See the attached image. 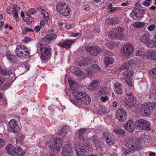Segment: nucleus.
<instances>
[{"label":"nucleus","instance_id":"56","mask_svg":"<svg viewBox=\"0 0 156 156\" xmlns=\"http://www.w3.org/2000/svg\"><path fill=\"white\" fill-rule=\"evenodd\" d=\"M13 12L14 13V18H17L19 17L18 12H17L15 7L14 8V12Z\"/></svg>","mask_w":156,"mask_h":156},{"label":"nucleus","instance_id":"60","mask_svg":"<svg viewBox=\"0 0 156 156\" xmlns=\"http://www.w3.org/2000/svg\"><path fill=\"white\" fill-rule=\"evenodd\" d=\"M155 28V26L154 24H152L148 27L147 29L150 31H152Z\"/></svg>","mask_w":156,"mask_h":156},{"label":"nucleus","instance_id":"2","mask_svg":"<svg viewBox=\"0 0 156 156\" xmlns=\"http://www.w3.org/2000/svg\"><path fill=\"white\" fill-rule=\"evenodd\" d=\"M15 51L17 55L22 59L27 58L30 56V50L25 45L17 46Z\"/></svg>","mask_w":156,"mask_h":156},{"label":"nucleus","instance_id":"44","mask_svg":"<svg viewBox=\"0 0 156 156\" xmlns=\"http://www.w3.org/2000/svg\"><path fill=\"white\" fill-rule=\"evenodd\" d=\"M145 122L147 124V125H144L143 130L150 131L151 129V126L150 123L147 121H145Z\"/></svg>","mask_w":156,"mask_h":156},{"label":"nucleus","instance_id":"1","mask_svg":"<svg viewBox=\"0 0 156 156\" xmlns=\"http://www.w3.org/2000/svg\"><path fill=\"white\" fill-rule=\"evenodd\" d=\"M125 145L132 150L140 149L141 147V142L139 139L132 137H127L125 140Z\"/></svg>","mask_w":156,"mask_h":156},{"label":"nucleus","instance_id":"42","mask_svg":"<svg viewBox=\"0 0 156 156\" xmlns=\"http://www.w3.org/2000/svg\"><path fill=\"white\" fill-rule=\"evenodd\" d=\"M17 154L19 155L22 156L25 153V151L23 150L20 147H18L16 149V152Z\"/></svg>","mask_w":156,"mask_h":156},{"label":"nucleus","instance_id":"49","mask_svg":"<svg viewBox=\"0 0 156 156\" xmlns=\"http://www.w3.org/2000/svg\"><path fill=\"white\" fill-rule=\"evenodd\" d=\"M150 56L153 59H156V49L153 50L150 53Z\"/></svg>","mask_w":156,"mask_h":156},{"label":"nucleus","instance_id":"58","mask_svg":"<svg viewBox=\"0 0 156 156\" xmlns=\"http://www.w3.org/2000/svg\"><path fill=\"white\" fill-rule=\"evenodd\" d=\"M126 81L128 85L132 87L133 85L132 80L130 79H129L127 80H126Z\"/></svg>","mask_w":156,"mask_h":156},{"label":"nucleus","instance_id":"38","mask_svg":"<svg viewBox=\"0 0 156 156\" xmlns=\"http://www.w3.org/2000/svg\"><path fill=\"white\" fill-rule=\"evenodd\" d=\"M148 48H153L155 47V41H153V40H149V41L147 42L145 44Z\"/></svg>","mask_w":156,"mask_h":156},{"label":"nucleus","instance_id":"20","mask_svg":"<svg viewBox=\"0 0 156 156\" xmlns=\"http://www.w3.org/2000/svg\"><path fill=\"white\" fill-rule=\"evenodd\" d=\"M67 146V145H66L63 147L62 156H72L73 155V152L70 148L68 147L66 148V147Z\"/></svg>","mask_w":156,"mask_h":156},{"label":"nucleus","instance_id":"7","mask_svg":"<svg viewBox=\"0 0 156 156\" xmlns=\"http://www.w3.org/2000/svg\"><path fill=\"white\" fill-rule=\"evenodd\" d=\"M126 95L128 97V99L125 100V105L129 107L134 106L136 103V100L134 95L132 93H128L126 92Z\"/></svg>","mask_w":156,"mask_h":156},{"label":"nucleus","instance_id":"12","mask_svg":"<svg viewBox=\"0 0 156 156\" xmlns=\"http://www.w3.org/2000/svg\"><path fill=\"white\" fill-rule=\"evenodd\" d=\"M77 156H81L84 154L86 150L83 146L77 143L74 144Z\"/></svg>","mask_w":156,"mask_h":156},{"label":"nucleus","instance_id":"18","mask_svg":"<svg viewBox=\"0 0 156 156\" xmlns=\"http://www.w3.org/2000/svg\"><path fill=\"white\" fill-rule=\"evenodd\" d=\"M146 121V120L143 119L136 120L134 123L135 127L137 129H141L142 130H143L144 125H147V124L145 122V121Z\"/></svg>","mask_w":156,"mask_h":156},{"label":"nucleus","instance_id":"15","mask_svg":"<svg viewBox=\"0 0 156 156\" xmlns=\"http://www.w3.org/2000/svg\"><path fill=\"white\" fill-rule=\"evenodd\" d=\"M99 84L100 83L97 80H94L88 86V89L90 91L97 90L99 89Z\"/></svg>","mask_w":156,"mask_h":156},{"label":"nucleus","instance_id":"57","mask_svg":"<svg viewBox=\"0 0 156 156\" xmlns=\"http://www.w3.org/2000/svg\"><path fill=\"white\" fill-rule=\"evenodd\" d=\"M83 144L85 147L89 146V143L88 140L86 139H83Z\"/></svg>","mask_w":156,"mask_h":156},{"label":"nucleus","instance_id":"34","mask_svg":"<svg viewBox=\"0 0 156 156\" xmlns=\"http://www.w3.org/2000/svg\"><path fill=\"white\" fill-rule=\"evenodd\" d=\"M89 60L87 58H83L79 63L80 66H86L88 64Z\"/></svg>","mask_w":156,"mask_h":156},{"label":"nucleus","instance_id":"48","mask_svg":"<svg viewBox=\"0 0 156 156\" xmlns=\"http://www.w3.org/2000/svg\"><path fill=\"white\" fill-rule=\"evenodd\" d=\"M113 5L112 4H110L108 8V11L111 12H113L115 10H116L118 9V8L117 7H112Z\"/></svg>","mask_w":156,"mask_h":156},{"label":"nucleus","instance_id":"11","mask_svg":"<svg viewBox=\"0 0 156 156\" xmlns=\"http://www.w3.org/2000/svg\"><path fill=\"white\" fill-rule=\"evenodd\" d=\"M85 48L87 52L93 55H97L101 51V48L99 47L87 46Z\"/></svg>","mask_w":156,"mask_h":156},{"label":"nucleus","instance_id":"22","mask_svg":"<svg viewBox=\"0 0 156 156\" xmlns=\"http://www.w3.org/2000/svg\"><path fill=\"white\" fill-rule=\"evenodd\" d=\"M124 128L129 132H132L134 129L133 122L131 120H128L125 125Z\"/></svg>","mask_w":156,"mask_h":156},{"label":"nucleus","instance_id":"5","mask_svg":"<svg viewBox=\"0 0 156 156\" xmlns=\"http://www.w3.org/2000/svg\"><path fill=\"white\" fill-rule=\"evenodd\" d=\"M56 9L58 11L65 16L69 15L70 9L63 2H59L57 5Z\"/></svg>","mask_w":156,"mask_h":156},{"label":"nucleus","instance_id":"30","mask_svg":"<svg viewBox=\"0 0 156 156\" xmlns=\"http://www.w3.org/2000/svg\"><path fill=\"white\" fill-rule=\"evenodd\" d=\"M91 67L92 71L93 72H101V68L96 64H91Z\"/></svg>","mask_w":156,"mask_h":156},{"label":"nucleus","instance_id":"35","mask_svg":"<svg viewBox=\"0 0 156 156\" xmlns=\"http://www.w3.org/2000/svg\"><path fill=\"white\" fill-rule=\"evenodd\" d=\"M12 71L9 70H6L2 69L0 73V74L3 76H9L12 74Z\"/></svg>","mask_w":156,"mask_h":156},{"label":"nucleus","instance_id":"27","mask_svg":"<svg viewBox=\"0 0 156 156\" xmlns=\"http://www.w3.org/2000/svg\"><path fill=\"white\" fill-rule=\"evenodd\" d=\"M6 150L8 153L11 154H12L16 152L15 148L13 147L12 144H9L8 145L6 148Z\"/></svg>","mask_w":156,"mask_h":156},{"label":"nucleus","instance_id":"41","mask_svg":"<svg viewBox=\"0 0 156 156\" xmlns=\"http://www.w3.org/2000/svg\"><path fill=\"white\" fill-rule=\"evenodd\" d=\"M94 145L96 147V149L99 152L102 151V147L100 142L98 140V142L94 144Z\"/></svg>","mask_w":156,"mask_h":156},{"label":"nucleus","instance_id":"17","mask_svg":"<svg viewBox=\"0 0 156 156\" xmlns=\"http://www.w3.org/2000/svg\"><path fill=\"white\" fill-rule=\"evenodd\" d=\"M74 42V41L72 40L67 39L64 41L63 42L59 43L58 45L64 48H69L70 47V45Z\"/></svg>","mask_w":156,"mask_h":156},{"label":"nucleus","instance_id":"55","mask_svg":"<svg viewBox=\"0 0 156 156\" xmlns=\"http://www.w3.org/2000/svg\"><path fill=\"white\" fill-rule=\"evenodd\" d=\"M129 67H133L135 66V63L133 60H130L128 63Z\"/></svg>","mask_w":156,"mask_h":156},{"label":"nucleus","instance_id":"50","mask_svg":"<svg viewBox=\"0 0 156 156\" xmlns=\"http://www.w3.org/2000/svg\"><path fill=\"white\" fill-rule=\"evenodd\" d=\"M90 141L91 142L92 144H94L98 142V140L97 139L96 137L94 136H93L89 138Z\"/></svg>","mask_w":156,"mask_h":156},{"label":"nucleus","instance_id":"33","mask_svg":"<svg viewBox=\"0 0 156 156\" xmlns=\"http://www.w3.org/2000/svg\"><path fill=\"white\" fill-rule=\"evenodd\" d=\"M23 20L29 24L31 23L32 20V17L30 15H28V13L26 14L25 17L23 18Z\"/></svg>","mask_w":156,"mask_h":156},{"label":"nucleus","instance_id":"36","mask_svg":"<svg viewBox=\"0 0 156 156\" xmlns=\"http://www.w3.org/2000/svg\"><path fill=\"white\" fill-rule=\"evenodd\" d=\"M123 74L125 76L128 77H130L133 76V71L132 70H128L124 72Z\"/></svg>","mask_w":156,"mask_h":156},{"label":"nucleus","instance_id":"25","mask_svg":"<svg viewBox=\"0 0 156 156\" xmlns=\"http://www.w3.org/2000/svg\"><path fill=\"white\" fill-rule=\"evenodd\" d=\"M119 22L118 18H109L107 19L106 21V23L110 25L116 24H118Z\"/></svg>","mask_w":156,"mask_h":156},{"label":"nucleus","instance_id":"63","mask_svg":"<svg viewBox=\"0 0 156 156\" xmlns=\"http://www.w3.org/2000/svg\"><path fill=\"white\" fill-rule=\"evenodd\" d=\"M122 69H127L129 68V66L128 64V63H124L122 66Z\"/></svg>","mask_w":156,"mask_h":156},{"label":"nucleus","instance_id":"14","mask_svg":"<svg viewBox=\"0 0 156 156\" xmlns=\"http://www.w3.org/2000/svg\"><path fill=\"white\" fill-rule=\"evenodd\" d=\"M131 17L135 20H139L143 17L142 12L138 9H136L135 12H133L130 15Z\"/></svg>","mask_w":156,"mask_h":156},{"label":"nucleus","instance_id":"31","mask_svg":"<svg viewBox=\"0 0 156 156\" xmlns=\"http://www.w3.org/2000/svg\"><path fill=\"white\" fill-rule=\"evenodd\" d=\"M114 132L120 136L123 137L125 135V132L121 129H114Z\"/></svg>","mask_w":156,"mask_h":156},{"label":"nucleus","instance_id":"13","mask_svg":"<svg viewBox=\"0 0 156 156\" xmlns=\"http://www.w3.org/2000/svg\"><path fill=\"white\" fill-rule=\"evenodd\" d=\"M9 125L12 132L18 133L20 131L19 126L16 124L14 119H12L9 122Z\"/></svg>","mask_w":156,"mask_h":156},{"label":"nucleus","instance_id":"43","mask_svg":"<svg viewBox=\"0 0 156 156\" xmlns=\"http://www.w3.org/2000/svg\"><path fill=\"white\" fill-rule=\"evenodd\" d=\"M90 9L89 5L88 4L85 5L82 7V9L83 11V12L86 13L88 12Z\"/></svg>","mask_w":156,"mask_h":156},{"label":"nucleus","instance_id":"21","mask_svg":"<svg viewBox=\"0 0 156 156\" xmlns=\"http://www.w3.org/2000/svg\"><path fill=\"white\" fill-rule=\"evenodd\" d=\"M7 58L10 63H15L17 61V58L14 55L11 54L9 52H7L6 54Z\"/></svg>","mask_w":156,"mask_h":156},{"label":"nucleus","instance_id":"64","mask_svg":"<svg viewBox=\"0 0 156 156\" xmlns=\"http://www.w3.org/2000/svg\"><path fill=\"white\" fill-rule=\"evenodd\" d=\"M136 55H143L144 54L142 53V51L140 50H138L136 52Z\"/></svg>","mask_w":156,"mask_h":156},{"label":"nucleus","instance_id":"4","mask_svg":"<svg viewBox=\"0 0 156 156\" xmlns=\"http://www.w3.org/2000/svg\"><path fill=\"white\" fill-rule=\"evenodd\" d=\"M156 104L154 103L145 104L141 105L140 110L141 113L145 116L151 115V112L153 111Z\"/></svg>","mask_w":156,"mask_h":156},{"label":"nucleus","instance_id":"45","mask_svg":"<svg viewBox=\"0 0 156 156\" xmlns=\"http://www.w3.org/2000/svg\"><path fill=\"white\" fill-rule=\"evenodd\" d=\"M113 31L116 30L117 33H119L122 35H123L122 33L124 31V30L121 27H118L116 28H113Z\"/></svg>","mask_w":156,"mask_h":156},{"label":"nucleus","instance_id":"37","mask_svg":"<svg viewBox=\"0 0 156 156\" xmlns=\"http://www.w3.org/2000/svg\"><path fill=\"white\" fill-rule=\"evenodd\" d=\"M103 139L106 140L113 137V136L111 133L108 132H105L103 133Z\"/></svg>","mask_w":156,"mask_h":156},{"label":"nucleus","instance_id":"29","mask_svg":"<svg viewBox=\"0 0 156 156\" xmlns=\"http://www.w3.org/2000/svg\"><path fill=\"white\" fill-rule=\"evenodd\" d=\"M51 42L46 35L44 37L42 38L41 40L40 45H47L50 43Z\"/></svg>","mask_w":156,"mask_h":156},{"label":"nucleus","instance_id":"9","mask_svg":"<svg viewBox=\"0 0 156 156\" xmlns=\"http://www.w3.org/2000/svg\"><path fill=\"white\" fill-rule=\"evenodd\" d=\"M116 117L120 122L125 121L127 119L126 112L122 109L118 110L116 113Z\"/></svg>","mask_w":156,"mask_h":156},{"label":"nucleus","instance_id":"3","mask_svg":"<svg viewBox=\"0 0 156 156\" xmlns=\"http://www.w3.org/2000/svg\"><path fill=\"white\" fill-rule=\"evenodd\" d=\"M73 94L74 96H76V99L77 101L81 104H87L91 102L90 98L85 93L80 92L76 94L73 92Z\"/></svg>","mask_w":156,"mask_h":156},{"label":"nucleus","instance_id":"6","mask_svg":"<svg viewBox=\"0 0 156 156\" xmlns=\"http://www.w3.org/2000/svg\"><path fill=\"white\" fill-rule=\"evenodd\" d=\"M62 140L59 137L55 139L50 145L51 149L53 152L57 153L62 145Z\"/></svg>","mask_w":156,"mask_h":156},{"label":"nucleus","instance_id":"19","mask_svg":"<svg viewBox=\"0 0 156 156\" xmlns=\"http://www.w3.org/2000/svg\"><path fill=\"white\" fill-rule=\"evenodd\" d=\"M110 37L112 38H117L119 39H122L124 36L123 35H122L120 34L117 33L116 30L113 31V28L109 33Z\"/></svg>","mask_w":156,"mask_h":156},{"label":"nucleus","instance_id":"24","mask_svg":"<svg viewBox=\"0 0 156 156\" xmlns=\"http://www.w3.org/2000/svg\"><path fill=\"white\" fill-rule=\"evenodd\" d=\"M150 36L148 34L145 33L143 34L140 37V41L141 42L145 44L149 41Z\"/></svg>","mask_w":156,"mask_h":156},{"label":"nucleus","instance_id":"10","mask_svg":"<svg viewBox=\"0 0 156 156\" xmlns=\"http://www.w3.org/2000/svg\"><path fill=\"white\" fill-rule=\"evenodd\" d=\"M123 51L122 52L123 56L128 57L134 51L133 45L130 43H128L124 45L123 47Z\"/></svg>","mask_w":156,"mask_h":156},{"label":"nucleus","instance_id":"8","mask_svg":"<svg viewBox=\"0 0 156 156\" xmlns=\"http://www.w3.org/2000/svg\"><path fill=\"white\" fill-rule=\"evenodd\" d=\"M51 49L50 48L48 47L40 48L41 52V58L42 60H47L50 58Z\"/></svg>","mask_w":156,"mask_h":156},{"label":"nucleus","instance_id":"32","mask_svg":"<svg viewBox=\"0 0 156 156\" xmlns=\"http://www.w3.org/2000/svg\"><path fill=\"white\" fill-rule=\"evenodd\" d=\"M46 35L50 42L56 38L57 37V35L54 33L48 34H46Z\"/></svg>","mask_w":156,"mask_h":156},{"label":"nucleus","instance_id":"26","mask_svg":"<svg viewBox=\"0 0 156 156\" xmlns=\"http://www.w3.org/2000/svg\"><path fill=\"white\" fill-rule=\"evenodd\" d=\"M114 62V59L112 57H107L105 58V66L107 67L109 64H112Z\"/></svg>","mask_w":156,"mask_h":156},{"label":"nucleus","instance_id":"59","mask_svg":"<svg viewBox=\"0 0 156 156\" xmlns=\"http://www.w3.org/2000/svg\"><path fill=\"white\" fill-rule=\"evenodd\" d=\"M5 142L2 139L0 138V147H3L5 144Z\"/></svg>","mask_w":156,"mask_h":156},{"label":"nucleus","instance_id":"53","mask_svg":"<svg viewBox=\"0 0 156 156\" xmlns=\"http://www.w3.org/2000/svg\"><path fill=\"white\" fill-rule=\"evenodd\" d=\"M43 11V9H42ZM43 16V17L45 20H47L48 19L49 16L48 13L45 11L43 10V12H42Z\"/></svg>","mask_w":156,"mask_h":156},{"label":"nucleus","instance_id":"54","mask_svg":"<svg viewBox=\"0 0 156 156\" xmlns=\"http://www.w3.org/2000/svg\"><path fill=\"white\" fill-rule=\"evenodd\" d=\"M15 8V7H13L8 8L7 10V12L8 14H11L14 12V10Z\"/></svg>","mask_w":156,"mask_h":156},{"label":"nucleus","instance_id":"40","mask_svg":"<svg viewBox=\"0 0 156 156\" xmlns=\"http://www.w3.org/2000/svg\"><path fill=\"white\" fill-rule=\"evenodd\" d=\"M94 145L96 147V149L99 152L102 151V147L100 142L98 140V142L94 144Z\"/></svg>","mask_w":156,"mask_h":156},{"label":"nucleus","instance_id":"46","mask_svg":"<svg viewBox=\"0 0 156 156\" xmlns=\"http://www.w3.org/2000/svg\"><path fill=\"white\" fill-rule=\"evenodd\" d=\"M107 144L109 145H111L115 143V140L113 137L105 140Z\"/></svg>","mask_w":156,"mask_h":156},{"label":"nucleus","instance_id":"39","mask_svg":"<svg viewBox=\"0 0 156 156\" xmlns=\"http://www.w3.org/2000/svg\"><path fill=\"white\" fill-rule=\"evenodd\" d=\"M145 25L144 23L140 22H136L133 24V27L135 28H140L143 27Z\"/></svg>","mask_w":156,"mask_h":156},{"label":"nucleus","instance_id":"61","mask_svg":"<svg viewBox=\"0 0 156 156\" xmlns=\"http://www.w3.org/2000/svg\"><path fill=\"white\" fill-rule=\"evenodd\" d=\"M108 96H101V100L102 102H105L108 100Z\"/></svg>","mask_w":156,"mask_h":156},{"label":"nucleus","instance_id":"47","mask_svg":"<svg viewBox=\"0 0 156 156\" xmlns=\"http://www.w3.org/2000/svg\"><path fill=\"white\" fill-rule=\"evenodd\" d=\"M149 73L151 76L152 77L156 79V68L151 70Z\"/></svg>","mask_w":156,"mask_h":156},{"label":"nucleus","instance_id":"52","mask_svg":"<svg viewBox=\"0 0 156 156\" xmlns=\"http://www.w3.org/2000/svg\"><path fill=\"white\" fill-rule=\"evenodd\" d=\"M36 13V11L34 9L31 8L29 9L27 13L29 15L34 14Z\"/></svg>","mask_w":156,"mask_h":156},{"label":"nucleus","instance_id":"62","mask_svg":"<svg viewBox=\"0 0 156 156\" xmlns=\"http://www.w3.org/2000/svg\"><path fill=\"white\" fill-rule=\"evenodd\" d=\"M86 130L85 129H80L78 132V135L83 136L84 133Z\"/></svg>","mask_w":156,"mask_h":156},{"label":"nucleus","instance_id":"23","mask_svg":"<svg viewBox=\"0 0 156 156\" xmlns=\"http://www.w3.org/2000/svg\"><path fill=\"white\" fill-rule=\"evenodd\" d=\"M69 83L70 86L71 90H76L78 87V84L76 81L72 80H69Z\"/></svg>","mask_w":156,"mask_h":156},{"label":"nucleus","instance_id":"28","mask_svg":"<svg viewBox=\"0 0 156 156\" xmlns=\"http://www.w3.org/2000/svg\"><path fill=\"white\" fill-rule=\"evenodd\" d=\"M72 69L74 74L77 76H80L82 74V72L80 69L77 67H73Z\"/></svg>","mask_w":156,"mask_h":156},{"label":"nucleus","instance_id":"16","mask_svg":"<svg viewBox=\"0 0 156 156\" xmlns=\"http://www.w3.org/2000/svg\"><path fill=\"white\" fill-rule=\"evenodd\" d=\"M113 87L115 93L120 94L122 93L123 90L121 83L119 82L115 83L114 84Z\"/></svg>","mask_w":156,"mask_h":156},{"label":"nucleus","instance_id":"51","mask_svg":"<svg viewBox=\"0 0 156 156\" xmlns=\"http://www.w3.org/2000/svg\"><path fill=\"white\" fill-rule=\"evenodd\" d=\"M10 86V84L8 83H6L2 86V89L3 90H5Z\"/></svg>","mask_w":156,"mask_h":156}]
</instances>
